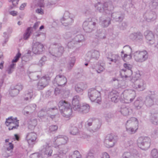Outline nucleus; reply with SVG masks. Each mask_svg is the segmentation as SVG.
<instances>
[{
	"instance_id": "64",
	"label": "nucleus",
	"mask_w": 158,
	"mask_h": 158,
	"mask_svg": "<svg viewBox=\"0 0 158 158\" xmlns=\"http://www.w3.org/2000/svg\"><path fill=\"white\" fill-rule=\"evenodd\" d=\"M104 116L106 120H108L112 118L113 116L110 113L105 112L104 114Z\"/></svg>"
},
{
	"instance_id": "2",
	"label": "nucleus",
	"mask_w": 158,
	"mask_h": 158,
	"mask_svg": "<svg viewBox=\"0 0 158 158\" xmlns=\"http://www.w3.org/2000/svg\"><path fill=\"white\" fill-rule=\"evenodd\" d=\"M59 110L63 116L69 117L72 114V110L70 103L65 100L60 101L58 103Z\"/></svg>"
},
{
	"instance_id": "12",
	"label": "nucleus",
	"mask_w": 158,
	"mask_h": 158,
	"mask_svg": "<svg viewBox=\"0 0 158 158\" xmlns=\"http://www.w3.org/2000/svg\"><path fill=\"white\" fill-rule=\"evenodd\" d=\"M72 15L68 11L64 13V16L60 19L62 24L65 26H69L71 25L73 22V17Z\"/></svg>"
},
{
	"instance_id": "45",
	"label": "nucleus",
	"mask_w": 158,
	"mask_h": 158,
	"mask_svg": "<svg viewBox=\"0 0 158 158\" xmlns=\"http://www.w3.org/2000/svg\"><path fill=\"white\" fill-rule=\"evenodd\" d=\"M134 106L137 109H140L143 105V102L140 100H136L134 103Z\"/></svg>"
},
{
	"instance_id": "41",
	"label": "nucleus",
	"mask_w": 158,
	"mask_h": 158,
	"mask_svg": "<svg viewBox=\"0 0 158 158\" xmlns=\"http://www.w3.org/2000/svg\"><path fill=\"white\" fill-rule=\"evenodd\" d=\"M58 0H48L47 6L48 8H54L57 5Z\"/></svg>"
},
{
	"instance_id": "22",
	"label": "nucleus",
	"mask_w": 158,
	"mask_h": 158,
	"mask_svg": "<svg viewBox=\"0 0 158 158\" xmlns=\"http://www.w3.org/2000/svg\"><path fill=\"white\" fill-rule=\"evenodd\" d=\"M114 143L115 140L113 135L111 134H108L104 141L105 146L107 148H111L114 145Z\"/></svg>"
},
{
	"instance_id": "39",
	"label": "nucleus",
	"mask_w": 158,
	"mask_h": 158,
	"mask_svg": "<svg viewBox=\"0 0 158 158\" xmlns=\"http://www.w3.org/2000/svg\"><path fill=\"white\" fill-rule=\"evenodd\" d=\"M151 119L153 124L157 125L158 124V113L152 114Z\"/></svg>"
},
{
	"instance_id": "42",
	"label": "nucleus",
	"mask_w": 158,
	"mask_h": 158,
	"mask_svg": "<svg viewBox=\"0 0 158 158\" xmlns=\"http://www.w3.org/2000/svg\"><path fill=\"white\" fill-rule=\"evenodd\" d=\"M84 84L83 83H80L76 85L75 87V90L78 93H81L84 90Z\"/></svg>"
},
{
	"instance_id": "40",
	"label": "nucleus",
	"mask_w": 158,
	"mask_h": 158,
	"mask_svg": "<svg viewBox=\"0 0 158 158\" xmlns=\"http://www.w3.org/2000/svg\"><path fill=\"white\" fill-rule=\"evenodd\" d=\"M33 96V90L32 89H30L26 92L24 100L26 101H30Z\"/></svg>"
},
{
	"instance_id": "58",
	"label": "nucleus",
	"mask_w": 158,
	"mask_h": 158,
	"mask_svg": "<svg viewBox=\"0 0 158 158\" xmlns=\"http://www.w3.org/2000/svg\"><path fill=\"white\" fill-rule=\"evenodd\" d=\"M133 142L132 140H130L128 141L125 144V146L126 148H132L133 146Z\"/></svg>"
},
{
	"instance_id": "6",
	"label": "nucleus",
	"mask_w": 158,
	"mask_h": 158,
	"mask_svg": "<svg viewBox=\"0 0 158 158\" xmlns=\"http://www.w3.org/2000/svg\"><path fill=\"white\" fill-rule=\"evenodd\" d=\"M98 20L92 18L89 21H85L83 24V28L86 32H90L96 29V25Z\"/></svg>"
},
{
	"instance_id": "47",
	"label": "nucleus",
	"mask_w": 158,
	"mask_h": 158,
	"mask_svg": "<svg viewBox=\"0 0 158 158\" xmlns=\"http://www.w3.org/2000/svg\"><path fill=\"white\" fill-rule=\"evenodd\" d=\"M96 36L100 39H103L105 38L104 33L102 32V29H99L96 32Z\"/></svg>"
},
{
	"instance_id": "52",
	"label": "nucleus",
	"mask_w": 158,
	"mask_h": 158,
	"mask_svg": "<svg viewBox=\"0 0 158 158\" xmlns=\"http://www.w3.org/2000/svg\"><path fill=\"white\" fill-rule=\"evenodd\" d=\"M29 125L28 128L29 129L31 126H32V128L33 129L37 124V121L36 119H31L29 122Z\"/></svg>"
},
{
	"instance_id": "4",
	"label": "nucleus",
	"mask_w": 158,
	"mask_h": 158,
	"mask_svg": "<svg viewBox=\"0 0 158 158\" xmlns=\"http://www.w3.org/2000/svg\"><path fill=\"white\" fill-rule=\"evenodd\" d=\"M114 9V7L111 1L105 2L103 4L100 2L98 3L97 9L101 13L110 14Z\"/></svg>"
},
{
	"instance_id": "25",
	"label": "nucleus",
	"mask_w": 158,
	"mask_h": 158,
	"mask_svg": "<svg viewBox=\"0 0 158 158\" xmlns=\"http://www.w3.org/2000/svg\"><path fill=\"white\" fill-rule=\"evenodd\" d=\"M112 18L116 22H122L124 19L125 14L121 12H114L112 13Z\"/></svg>"
},
{
	"instance_id": "38",
	"label": "nucleus",
	"mask_w": 158,
	"mask_h": 158,
	"mask_svg": "<svg viewBox=\"0 0 158 158\" xmlns=\"http://www.w3.org/2000/svg\"><path fill=\"white\" fill-rule=\"evenodd\" d=\"M32 27H29L26 29L23 35V39L24 40H27L29 38L32 33Z\"/></svg>"
},
{
	"instance_id": "29",
	"label": "nucleus",
	"mask_w": 158,
	"mask_h": 158,
	"mask_svg": "<svg viewBox=\"0 0 158 158\" xmlns=\"http://www.w3.org/2000/svg\"><path fill=\"white\" fill-rule=\"evenodd\" d=\"M76 61V58L75 56L70 57L68 60L67 64V70L69 71H70L74 65Z\"/></svg>"
},
{
	"instance_id": "63",
	"label": "nucleus",
	"mask_w": 158,
	"mask_h": 158,
	"mask_svg": "<svg viewBox=\"0 0 158 158\" xmlns=\"http://www.w3.org/2000/svg\"><path fill=\"white\" fill-rule=\"evenodd\" d=\"M35 1L37 4L40 7H43L44 6V0H35Z\"/></svg>"
},
{
	"instance_id": "9",
	"label": "nucleus",
	"mask_w": 158,
	"mask_h": 158,
	"mask_svg": "<svg viewBox=\"0 0 158 158\" xmlns=\"http://www.w3.org/2000/svg\"><path fill=\"white\" fill-rule=\"evenodd\" d=\"M123 94L124 102L126 103L131 102L136 96L135 91L131 89L124 90Z\"/></svg>"
},
{
	"instance_id": "62",
	"label": "nucleus",
	"mask_w": 158,
	"mask_h": 158,
	"mask_svg": "<svg viewBox=\"0 0 158 158\" xmlns=\"http://www.w3.org/2000/svg\"><path fill=\"white\" fill-rule=\"evenodd\" d=\"M30 158H42L41 155L38 153H35L31 154L30 156Z\"/></svg>"
},
{
	"instance_id": "14",
	"label": "nucleus",
	"mask_w": 158,
	"mask_h": 158,
	"mask_svg": "<svg viewBox=\"0 0 158 158\" xmlns=\"http://www.w3.org/2000/svg\"><path fill=\"white\" fill-rule=\"evenodd\" d=\"M36 105L35 104H29L25 107L22 110L23 114L25 115L31 117L34 114Z\"/></svg>"
},
{
	"instance_id": "1",
	"label": "nucleus",
	"mask_w": 158,
	"mask_h": 158,
	"mask_svg": "<svg viewBox=\"0 0 158 158\" xmlns=\"http://www.w3.org/2000/svg\"><path fill=\"white\" fill-rule=\"evenodd\" d=\"M123 66L125 69H123L122 72L125 73L124 74L125 77H129L131 79V81L133 83L132 86L134 88L137 89L139 91H143L144 89V81L142 79H139L140 76L139 73H136L134 76H132V78L130 77V76L132 73V71L131 70V65L129 64L125 63Z\"/></svg>"
},
{
	"instance_id": "35",
	"label": "nucleus",
	"mask_w": 158,
	"mask_h": 158,
	"mask_svg": "<svg viewBox=\"0 0 158 158\" xmlns=\"http://www.w3.org/2000/svg\"><path fill=\"white\" fill-rule=\"evenodd\" d=\"M116 93V90H113L111 92H110L108 95V98H110L112 102H114V103L117 102L119 100V96H117V95L115 96V97H112V95L114 93Z\"/></svg>"
},
{
	"instance_id": "23",
	"label": "nucleus",
	"mask_w": 158,
	"mask_h": 158,
	"mask_svg": "<svg viewBox=\"0 0 158 158\" xmlns=\"http://www.w3.org/2000/svg\"><path fill=\"white\" fill-rule=\"evenodd\" d=\"M42 153L47 156H50L52 153V150L50 145L48 143L44 145L42 148Z\"/></svg>"
},
{
	"instance_id": "57",
	"label": "nucleus",
	"mask_w": 158,
	"mask_h": 158,
	"mask_svg": "<svg viewBox=\"0 0 158 158\" xmlns=\"http://www.w3.org/2000/svg\"><path fill=\"white\" fill-rule=\"evenodd\" d=\"M80 138L82 139H85L89 138L90 137V136L86 134L84 132H81L79 133Z\"/></svg>"
},
{
	"instance_id": "11",
	"label": "nucleus",
	"mask_w": 158,
	"mask_h": 158,
	"mask_svg": "<svg viewBox=\"0 0 158 158\" xmlns=\"http://www.w3.org/2000/svg\"><path fill=\"white\" fill-rule=\"evenodd\" d=\"M134 57L136 61L142 62L147 60L148 57V54L146 51H136L134 53Z\"/></svg>"
},
{
	"instance_id": "15",
	"label": "nucleus",
	"mask_w": 158,
	"mask_h": 158,
	"mask_svg": "<svg viewBox=\"0 0 158 158\" xmlns=\"http://www.w3.org/2000/svg\"><path fill=\"white\" fill-rule=\"evenodd\" d=\"M50 80V77L48 76L45 75L42 77L37 84V86L38 89H43L48 85Z\"/></svg>"
},
{
	"instance_id": "55",
	"label": "nucleus",
	"mask_w": 158,
	"mask_h": 158,
	"mask_svg": "<svg viewBox=\"0 0 158 158\" xmlns=\"http://www.w3.org/2000/svg\"><path fill=\"white\" fill-rule=\"evenodd\" d=\"M77 32H76V33H72L70 32H66L65 34L64 35V37L65 39H68L71 38L73 35L76 34Z\"/></svg>"
},
{
	"instance_id": "53",
	"label": "nucleus",
	"mask_w": 158,
	"mask_h": 158,
	"mask_svg": "<svg viewBox=\"0 0 158 158\" xmlns=\"http://www.w3.org/2000/svg\"><path fill=\"white\" fill-rule=\"evenodd\" d=\"M16 118H15L12 116H11L10 117L6 119V120L5 122V124L7 126H9V125H10V124Z\"/></svg>"
},
{
	"instance_id": "60",
	"label": "nucleus",
	"mask_w": 158,
	"mask_h": 158,
	"mask_svg": "<svg viewBox=\"0 0 158 158\" xmlns=\"http://www.w3.org/2000/svg\"><path fill=\"white\" fill-rule=\"evenodd\" d=\"M13 87L16 90L18 91L19 92L20 91L22 90L23 88V85L20 84H18L15 86Z\"/></svg>"
},
{
	"instance_id": "43",
	"label": "nucleus",
	"mask_w": 158,
	"mask_h": 158,
	"mask_svg": "<svg viewBox=\"0 0 158 158\" xmlns=\"http://www.w3.org/2000/svg\"><path fill=\"white\" fill-rule=\"evenodd\" d=\"M67 46L69 48L72 49L79 46L73 39L68 43Z\"/></svg>"
},
{
	"instance_id": "19",
	"label": "nucleus",
	"mask_w": 158,
	"mask_h": 158,
	"mask_svg": "<svg viewBox=\"0 0 158 158\" xmlns=\"http://www.w3.org/2000/svg\"><path fill=\"white\" fill-rule=\"evenodd\" d=\"M21 54L19 52L14 57V59L12 60V63L9 65L6 70V71L9 74H11L14 71L16 66V64L15 63L17 62L21 57Z\"/></svg>"
},
{
	"instance_id": "13",
	"label": "nucleus",
	"mask_w": 158,
	"mask_h": 158,
	"mask_svg": "<svg viewBox=\"0 0 158 158\" xmlns=\"http://www.w3.org/2000/svg\"><path fill=\"white\" fill-rule=\"evenodd\" d=\"M54 143L58 147L56 149H59L58 148L60 145H64L66 144L68 140V138L65 135H59L54 138Z\"/></svg>"
},
{
	"instance_id": "7",
	"label": "nucleus",
	"mask_w": 158,
	"mask_h": 158,
	"mask_svg": "<svg viewBox=\"0 0 158 158\" xmlns=\"http://www.w3.org/2000/svg\"><path fill=\"white\" fill-rule=\"evenodd\" d=\"M151 140L147 137H140L137 140L138 146L143 150H147L150 147Z\"/></svg>"
},
{
	"instance_id": "17",
	"label": "nucleus",
	"mask_w": 158,
	"mask_h": 158,
	"mask_svg": "<svg viewBox=\"0 0 158 158\" xmlns=\"http://www.w3.org/2000/svg\"><path fill=\"white\" fill-rule=\"evenodd\" d=\"M100 55V53L98 51L92 50L88 52L86 54V60L89 61L92 59L97 60L98 59Z\"/></svg>"
},
{
	"instance_id": "49",
	"label": "nucleus",
	"mask_w": 158,
	"mask_h": 158,
	"mask_svg": "<svg viewBox=\"0 0 158 158\" xmlns=\"http://www.w3.org/2000/svg\"><path fill=\"white\" fill-rule=\"evenodd\" d=\"M19 92L18 91L14 89L13 87H11V89L9 90V94L12 97H15L17 95Z\"/></svg>"
},
{
	"instance_id": "3",
	"label": "nucleus",
	"mask_w": 158,
	"mask_h": 158,
	"mask_svg": "<svg viewBox=\"0 0 158 158\" xmlns=\"http://www.w3.org/2000/svg\"><path fill=\"white\" fill-rule=\"evenodd\" d=\"M102 123L98 119L90 118L85 123V126L88 131L93 133L97 132L101 128Z\"/></svg>"
},
{
	"instance_id": "5",
	"label": "nucleus",
	"mask_w": 158,
	"mask_h": 158,
	"mask_svg": "<svg viewBox=\"0 0 158 158\" xmlns=\"http://www.w3.org/2000/svg\"><path fill=\"white\" fill-rule=\"evenodd\" d=\"M137 119L134 117H132L127 121L126 124V127L127 131L130 134H132L135 133L138 128V122Z\"/></svg>"
},
{
	"instance_id": "33",
	"label": "nucleus",
	"mask_w": 158,
	"mask_h": 158,
	"mask_svg": "<svg viewBox=\"0 0 158 158\" xmlns=\"http://www.w3.org/2000/svg\"><path fill=\"white\" fill-rule=\"evenodd\" d=\"M90 107L88 104L83 105L80 107L78 111L83 114L88 113L89 111Z\"/></svg>"
},
{
	"instance_id": "36",
	"label": "nucleus",
	"mask_w": 158,
	"mask_h": 158,
	"mask_svg": "<svg viewBox=\"0 0 158 158\" xmlns=\"http://www.w3.org/2000/svg\"><path fill=\"white\" fill-rule=\"evenodd\" d=\"M19 120L16 118L13 121L10 125L8 129L9 130H13L14 129H17L19 126Z\"/></svg>"
},
{
	"instance_id": "37",
	"label": "nucleus",
	"mask_w": 158,
	"mask_h": 158,
	"mask_svg": "<svg viewBox=\"0 0 158 158\" xmlns=\"http://www.w3.org/2000/svg\"><path fill=\"white\" fill-rule=\"evenodd\" d=\"M130 110H131L128 106H123L121 108L120 111L123 115L127 116L129 114Z\"/></svg>"
},
{
	"instance_id": "46",
	"label": "nucleus",
	"mask_w": 158,
	"mask_h": 158,
	"mask_svg": "<svg viewBox=\"0 0 158 158\" xmlns=\"http://www.w3.org/2000/svg\"><path fill=\"white\" fill-rule=\"evenodd\" d=\"M95 149L93 148H91L86 156V158H95L94 152Z\"/></svg>"
},
{
	"instance_id": "10",
	"label": "nucleus",
	"mask_w": 158,
	"mask_h": 158,
	"mask_svg": "<svg viewBox=\"0 0 158 158\" xmlns=\"http://www.w3.org/2000/svg\"><path fill=\"white\" fill-rule=\"evenodd\" d=\"M88 95L89 98L92 102L96 101L97 103L100 101L101 94L100 92L95 89H91L88 91Z\"/></svg>"
},
{
	"instance_id": "48",
	"label": "nucleus",
	"mask_w": 158,
	"mask_h": 158,
	"mask_svg": "<svg viewBox=\"0 0 158 158\" xmlns=\"http://www.w3.org/2000/svg\"><path fill=\"white\" fill-rule=\"evenodd\" d=\"M69 158H81V156L78 151H75L73 154L69 155Z\"/></svg>"
},
{
	"instance_id": "51",
	"label": "nucleus",
	"mask_w": 158,
	"mask_h": 158,
	"mask_svg": "<svg viewBox=\"0 0 158 158\" xmlns=\"http://www.w3.org/2000/svg\"><path fill=\"white\" fill-rule=\"evenodd\" d=\"M150 8L152 10L158 8V0H153L150 5Z\"/></svg>"
},
{
	"instance_id": "28",
	"label": "nucleus",
	"mask_w": 158,
	"mask_h": 158,
	"mask_svg": "<svg viewBox=\"0 0 158 158\" xmlns=\"http://www.w3.org/2000/svg\"><path fill=\"white\" fill-rule=\"evenodd\" d=\"M80 98L78 95L74 96L72 100L73 108L74 110H77L80 107L79 100Z\"/></svg>"
},
{
	"instance_id": "31",
	"label": "nucleus",
	"mask_w": 158,
	"mask_h": 158,
	"mask_svg": "<svg viewBox=\"0 0 158 158\" xmlns=\"http://www.w3.org/2000/svg\"><path fill=\"white\" fill-rule=\"evenodd\" d=\"M99 20L102 26L103 27H107L110 24V19L109 17L106 18L105 19L100 17Z\"/></svg>"
},
{
	"instance_id": "50",
	"label": "nucleus",
	"mask_w": 158,
	"mask_h": 158,
	"mask_svg": "<svg viewBox=\"0 0 158 158\" xmlns=\"http://www.w3.org/2000/svg\"><path fill=\"white\" fill-rule=\"evenodd\" d=\"M79 132L77 128L76 127H72L70 129V133L73 135H76Z\"/></svg>"
},
{
	"instance_id": "61",
	"label": "nucleus",
	"mask_w": 158,
	"mask_h": 158,
	"mask_svg": "<svg viewBox=\"0 0 158 158\" xmlns=\"http://www.w3.org/2000/svg\"><path fill=\"white\" fill-rule=\"evenodd\" d=\"M136 41H142L143 38V36L141 33L140 32H137Z\"/></svg>"
},
{
	"instance_id": "32",
	"label": "nucleus",
	"mask_w": 158,
	"mask_h": 158,
	"mask_svg": "<svg viewBox=\"0 0 158 158\" xmlns=\"http://www.w3.org/2000/svg\"><path fill=\"white\" fill-rule=\"evenodd\" d=\"M108 56L106 57L109 60L115 63L116 62L119 56L118 55L113 54L111 52L108 53Z\"/></svg>"
},
{
	"instance_id": "20",
	"label": "nucleus",
	"mask_w": 158,
	"mask_h": 158,
	"mask_svg": "<svg viewBox=\"0 0 158 158\" xmlns=\"http://www.w3.org/2000/svg\"><path fill=\"white\" fill-rule=\"evenodd\" d=\"M44 49L43 45L39 42L33 44L32 46V51L35 54H40L42 53Z\"/></svg>"
},
{
	"instance_id": "26",
	"label": "nucleus",
	"mask_w": 158,
	"mask_h": 158,
	"mask_svg": "<svg viewBox=\"0 0 158 158\" xmlns=\"http://www.w3.org/2000/svg\"><path fill=\"white\" fill-rule=\"evenodd\" d=\"M144 35L147 41V43L149 44L152 45L154 43V35L152 31H147L145 32Z\"/></svg>"
},
{
	"instance_id": "21",
	"label": "nucleus",
	"mask_w": 158,
	"mask_h": 158,
	"mask_svg": "<svg viewBox=\"0 0 158 158\" xmlns=\"http://www.w3.org/2000/svg\"><path fill=\"white\" fill-rule=\"evenodd\" d=\"M148 95L146 98L145 103L148 107H150L154 104L155 93L153 91H149Z\"/></svg>"
},
{
	"instance_id": "59",
	"label": "nucleus",
	"mask_w": 158,
	"mask_h": 158,
	"mask_svg": "<svg viewBox=\"0 0 158 158\" xmlns=\"http://www.w3.org/2000/svg\"><path fill=\"white\" fill-rule=\"evenodd\" d=\"M58 129V126L56 125H52L50 126L49 128V131L50 132L56 131Z\"/></svg>"
},
{
	"instance_id": "34",
	"label": "nucleus",
	"mask_w": 158,
	"mask_h": 158,
	"mask_svg": "<svg viewBox=\"0 0 158 158\" xmlns=\"http://www.w3.org/2000/svg\"><path fill=\"white\" fill-rule=\"evenodd\" d=\"M73 39L79 46L80 43L83 42L85 40L84 36L81 34L76 35Z\"/></svg>"
},
{
	"instance_id": "27",
	"label": "nucleus",
	"mask_w": 158,
	"mask_h": 158,
	"mask_svg": "<svg viewBox=\"0 0 158 158\" xmlns=\"http://www.w3.org/2000/svg\"><path fill=\"white\" fill-rule=\"evenodd\" d=\"M36 135L34 132H31L27 133L26 139L29 145H33L35 143L36 139Z\"/></svg>"
},
{
	"instance_id": "18",
	"label": "nucleus",
	"mask_w": 158,
	"mask_h": 158,
	"mask_svg": "<svg viewBox=\"0 0 158 158\" xmlns=\"http://www.w3.org/2000/svg\"><path fill=\"white\" fill-rule=\"evenodd\" d=\"M143 17L148 22L153 21L157 18V15L155 11L148 10L144 14Z\"/></svg>"
},
{
	"instance_id": "56",
	"label": "nucleus",
	"mask_w": 158,
	"mask_h": 158,
	"mask_svg": "<svg viewBox=\"0 0 158 158\" xmlns=\"http://www.w3.org/2000/svg\"><path fill=\"white\" fill-rule=\"evenodd\" d=\"M47 60L46 57L45 56H43L39 60L38 65L40 66H43Z\"/></svg>"
},
{
	"instance_id": "16",
	"label": "nucleus",
	"mask_w": 158,
	"mask_h": 158,
	"mask_svg": "<svg viewBox=\"0 0 158 158\" xmlns=\"http://www.w3.org/2000/svg\"><path fill=\"white\" fill-rule=\"evenodd\" d=\"M67 81V79L64 75H59L56 76L53 83L55 85L63 87L65 85Z\"/></svg>"
},
{
	"instance_id": "44",
	"label": "nucleus",
	"mask_w": 158,
	"mask_h": 158,
	"mask_svg": "<svg viewBox=\"0 0 158 158\" xmlns=\"http://www.w3.org/2000/svg\"><path fill=\"white\" fill-rule=\"evenodd\" d=\"M56 150L57 151V153L56 154H54L53 157L54 158H61L62 156L64 155L65 153L64 151L57 149Z\"/></svg>"
},
{
	"instance_id": "54",
	"label": "nucleus",
	"mask_w": 158,
	"mask_h": 158,
	"mask_svg": "<svg viewBox=\"0 0 158 158\" xmlns=\"http://www.w3.org/2000/svg\"><path fill=\"white\" fill-rule=\"evenodd\" d=\"M151 158H158V152L157 149H153L151 152Z\"/></svg>"
},
{
	"instance_id": "8",
	"label": "nucleus",
	"mask_w": 158,
	"mask_h": 158,
	"mask_svg": "<svg viewBox=\"0 0 158 158\" xmlns=\"http://www.w3.org/2000/svg\"><path fill=\"white\" fill-rule=\"evenodd\" d=\"M64 52L63 47L58 45H53L50 48L49 53L52 56L56 57L60 56Z\"/></svg>"
},
{
	"instance_id": "30",
	"label": "nucleus",
	"mask_w": 158,
	"mask_h": 158,
	"mask_svg": "<svg viewBox=\"0 0 158 158\" xmlns=\"http://www.w3.org/2000/svg\"><path fill=\"white\" fill-rule=\"evenodd\" d=\"M91 68L93 69H95L98 73H101L104 71L105 69V67L104 64H97L96 65H92Z\"/></svg>"
},
{
	"instance_id": "24",
	"label": "nucleus",
	"mask_w": 158,
	"mask_h": 158,
	"mask_svg": "<svg viewBox=\"0 0 158 158\" xmlns=\"http://www.w3.org/2000/svg\"><path fill=\"white\" fill-rule=\"evenodd\" d=\"M139 157L138 152L134 149L131 152H125L123 154L122 158H138Z\"/></svg>"
}]
</instances>
